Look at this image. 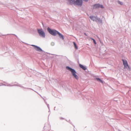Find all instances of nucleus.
Returning <instances> with one entry per match:
<instances>
[{"instance_id":"9","label":"nucleus","mask_w":131,"mask_h":131,"mask_svg":"<svg viewBox=\"0 0 131 131\" xmlns=\"http://www.w3.org/2000/svg\"><path fill=\"white\" fill-rule=\"evenodd\" d=\"M90 17L91 19L92 20L94 21H96L97 19V18L94 16H90Z\"/></svg>"},{"instance_id":"6","label":"nucleus","mask_w":131,"mask_h":131,"mask_svg":"<svg viewBox=\"0 0 131 131\" xmlns=\"http://www.w3.org/2000/svg\"><path fill=\"white\" fill-rule=\"evenodd\" d=\"M94 8H96L99 7H100L102 8H103V7L102 5H100L99 4H96L93 5Z\"/></svg>"},{"instance_id":"14","label":"nucleus","mask_w":131,"mask_h":131,"mask_svg":"<svg viewBox=\"0 0 131 131\" xmlns=\"http://www.w3.org/2000/svg\"><path fill=\"white\" fill-rule=\"evenodd\" d=\"M118 3L121 5H122L123 4V3L122 2H121L119 1H118Z\"/></svg>"},{"instance_id":"3","label":"nucleus","mask_w":131,"mask_h":131,"mask_svg":"<svg viewBox=\"0 0 131 131\" xmlns=\"http://www.w3.org/2000/svg\"><path fill=\"white\" fill-rule=\"evenodd\" d=\"M47 29L49 33L53 36H56L58 32V31L56 30L51 29L49 27Z\"/></svg>"},{"instance_id":"2","label":"nucleus","mask_w":131,"mask_h":131,"mask_svg":"<svg viewBox=\"0 0 131 131\" xmlns=\"http://www.w3.org/2000/svg\"><path fill=\"white\" fill-rule=\"evenodd\" d=\"M66 68L67 69L69 70L71 72L73 76L77 80L78 79L79 77L76 74V72L74 69L68 66L66 67Z\"/></svg>"},{"instance_id":"13","label":"nucleus","mask_w":131,"mask_h":131,"mask_svg":"<svg viewBox=\"0 0 131 131\" xmlns=\"http://www.w3.org/2000/svg\"><path fill=\"white\" fill-rule=\"evenodd\" d=\"M90 38L91 39H92L93 40V42L95 44H96V42L95 41V40L94 39H93L92 38Z\"/></svg>"},{"instance_id":"12","label":"nucleus","mask_w":131,"mask_h":131,"mask_svg":"<svg viewBox=\"0 0 131 131\" xmlns=\"http://www.w3.org/2000/svg\"><path fill=\"white\" fill-rule=\"evenodd\" d=\"M96 79L98 81L100 82H101L102 83H103V81H102L99 78H96Z\"/></svg>"},{"instance_id":"11","label":"nucleus","mask_w":131,"mask_h":131,"mask_svg":"<svg viewBox=\"0 0 131 131\" xmlns=\"http://www.w3.org/2000/svg\"><path fill=\"white\" fill-rule=\"evenodd\" d=\"M73 43L75 49H78V48L76 43L74 42H73Z\"/></svg>"},{"instance_id":"10","label":"nucleus","mask_w":131,"mask_h":131,"mask_svg":"<svg viewBox=\"0 0 131 131\" xmlns=\"http://www.w3.org/2000/svg\"><path fill=\"white\" fill-rule=\"evenodd\" d=\"M79 66L82 69H83L84 70H85L86 69V68L84 66H83L80 64L79 65Z\"/></svg>"},{"instance_id":"5","label":"nucleus","mask_w":131,"mask_h":131,"mask_svg":"<svg viewBox=\"0 0 131 131\" xmlns=\"http://www.w3.org/2000/svg\"><path fill=\"white\" fill-rule=\"evenodd\" d=\"M122 61L123 62V64L124 66V68H127L130 70V68L128 65L127 61L126 60L123 59Z\"/></svg>"},{"instance_id":"8","label":"nucleus","mask_w":131,"mask_h":131,"mask_svg":"<svg viewBox=\"0 0 131 131\" xmlns=\"http://www.w3.org/2000/svg\"><path fill=\"white\" fill-rule=\"evenodd\" d=\"M57 34H58V35L59 37H60V38L62 39L63 40L64 39L63 36L62 34L60 33L58 31Z\"/></svg>"},{"instance_id":"7","label":"nucleus","mask_w":131,"mask_h":131,"mask_svg":"<svg viewBox=\"0 0 131 131\" xmlns=\"http://www.w3.org/2000/svg\"><path fill=\"white\" fill-rule=\"evenodd\" d=\"M31 46L34 47V49L38 51H42V50L39 47L33 45H32Z\"/></svg>"},{"instance_id":"4","label":"nucleus","mask_w":131,"mask_h":131,"mask_svg":"<svg viewBox=\"0 0 131 131\" xmlns=\"http://www.w3.org/2000/svg\"><path fill=\"white\" fill-rule=\"evenodd\" d=\"M37 31L39 35L41 36L45 37V32L43 31L42 29H38Z\"/></svg>"},{"instance_id":"1","label":"nucleus","mask_w":131,"mask_h":131,"mask_svg":"<svg viewBox=\"0 0 131 131\" xmlns=\"http://www.w3.org/2000/svg\"><path fill=\"white\" fill-rule=\"evenodd\" d=\"M71 5L74 4L78 6H81L82 3V0H67Z\"/></svg>"}]
</instances>
